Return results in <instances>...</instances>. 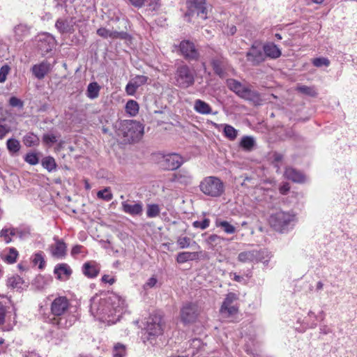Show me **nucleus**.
<instances>
[{"instance_id": "obj_47", "label": "nucleus", "mask_w": 357, "mask_h": 357, "mask_svg": "<svg viewBox=\"0 0 357 357\" xmlns=\"http://www.w3.org/2000/svg\"><path fill=\"white\" fill-rule=\"evenodd\" d=\"M24 160L31 165H35L38 163L39 158L36 153H28L24 157Z\"/></svg>"}, {"instance_id": "obj_18", "label": "nucleus", "mask_w": 357, "mask_h": 357, "mask_svg": "<svg viewBox=\"0 0 357 357\" xmlns=\"http://www.w3.org/2000/svg\"><path fill=\"white\" fill-rule=\"evenodd\" d=\"M75 21L73 17L59 18L55 26L61 33H71L75 31Z\"/></svg>"}, {"instance_id": "obj_13", "label": "nucleus", "mask_w": 357, "mask_h": 357, "mask_svg": "<svg viewBox=\"0 0 357 357\" xmlns=\"http://www.w3.org/2000/svg\"><path fill=\"white\" fill-rule=\"evenodd\" d=\"M121 210L132 216H140L143 213V204L141 201H123L121 202Z\"/></svg>"}, {"instance_id": "obj_48", "label": "nucleus", "mask_w": 357, "mask_h": 357, "mask_svg": "<svg viewBox=\"0 0 357 357\" xmlns=\"http://www.w3.org/2000/svg\"><path fill=\"white\" fill-rule=\"evenodd\" d=\"M312 64L316 67H321L323 66H328L330 61L324 57H319L312 60Z\"/></svg>"}, {"instance_id": "obj_21", "label": "nucleus", "mask_w": 357, "mask_h": 357, "mask_svg": "<svg viewBox=\"0 0 357 357\" xmlns=\"http://www.w3.org/2000/svg\"><path fill=\"white\" fill-rule=\"evenodd\" d=\"M203 255V252H181L176 256V262L178 264H184L188 261L199 259Z\"/></svg>"}, {"instance_id": "obj_10", "label": "nucleus", "mask_w": 357, "mask_h": 357, "mask_svg": "<svg viewBox=\"0 0 357 357\" xmlns=\"http://www.w3.org/2000/svg\"><path fill=\"white\" fill-rule=\"evenodd\" d=\"M183 163V158L177 153H169L163 155L159 162L162 169L171 171L177 169Z\"/></svg>"}, {"instance_id": "obj_39", "label": "nucleus", "mask_w": 357, "mask_h": 357, "mask_svg": "<svg viewBox=\"0 0 357 357\" xmlns=\"http://www.w3.org/2000/svg\"><path fill=\"white\" fill-rule=\"evenodd\" d=\"M6 146L8 151L11 153H16L20 149V142L14 138L8 139L6 142Z\"/></svg>"}, {"instance_id": "obj_2", "label": "nucleus", "mask_w": 357, "mask_h": 357, "mask_svg": "<svg viewBox=\"0 0 357 357\" xmlns=\"http://www.w3.org/2000/svg\"><path fill=\"white\" fill-rule=\"evenodd\" d=\"M144 134V126L134 120L123 121L119 129V135L122 136L126 143L138 142Z\"/></svg>"}, {"instance_id": "obj_17", "label": "nucleus", "mask_w": 357, "mask_h": 357, "mask_svg": "<svg viewBox=\"0 0 357 357\" xmlns=\"http://www.w3.org/2000/svg\"><path fill=\"white\" fill-rule=\"evenodd\" d=\"M211 65L213 68L214 73L223 78L225 76V69L227 66V61L222 55H217L211 60Z\"/></svg>"}, {"instance_id": "obj_3", "label": "nucleus", "mask_w": 357, "mask_h": 357, "mask_svg": "<svg viewBox=\"0 0 357 357\" xmlns=\"http://www.w3.org/2000/svg\"><path fill=\"white\" fill-rule=\"evenodd\" d=\"M199 190L206 196L219 197L225 192V184L218 177L209 176L204 178L199 183Z\"/></svg>"}, {"instance_id": "obj_59", "label": "nucleus", "mask_w": 357, "mask_h": 357, "mask_svg": "<svg viewBox=\"0 0 357 357\" xmlns=\"http://www.w3.org/2000/svg\"><path fill=\"white\" fill-rule=\"evenodd\" d=\"M10 131V126L0 124V139H3Z\"/></svg>"}, {"instance_id": "obj_64", "label": "nucleus", "mask_w": 357, "mask_h": 357, "mask_svg": "<svg viewBox=\"0 0 357 357\" xmlns=\"http://www.w3.org/2000/svg\"><path fill=\"white\" fill-rule=\"evenodd\" d=\"M130 3L137 8H141L146 0H129Z\"/></svg>"}, {"instance_id": "obj_42", "label": "nucleus", "mask_w": 357, "mask_h": 357, "mask_svg": "<svg viewBox=\"0 0 357 357\" xmlns=\"http://www.w3.org/2000/svg\"><path fill=\"white\" fill-rule=\"evenodd\" d=\"M109 38L112 39L126 40L130 38V35L126 31H118L116 30H110Z\"/></svg>"}, {"instance_id": "obj_60", "label": "nucleus", "mask_w": 357, "mask_h": 357, "mask_svg": "<svg viewBox=\"0 0 357 357\" xmlns=\"http://www.w3.org/2000/svg\"><path fill=\"white\" fill-rule=\"evenodd\" d=\"M157 282H158V280H157L156 278H155L153 276L150 278L148 280V281L144 284V289H146L148 288H152V287H155Z\"/></svg>"}, {"instance_id": "obj_44", "label": "nucleus", "mask_w": 357, "mask_h": 357, "mask_svg": "<svg viewBox=\"0 0 357 357\" xmlns=\"http://www.w3.org/2000/svg\"><path fill=\"white\" fill-rule=\"evenodd\" d=\"M97 197L105 201H110L113 198V195L111 193L109 188H105L102 190H99L97 193Z\"/></svg>"}, {"instance_id": "obj_43", "label": "nucleus", "mask_w": 357, "mask_h": 357, "mask_svg": "<svg viewBox=\"0 0 357 357\" xmlns=\"http://www.w3.org/2000/svg\"><path fill=\"white\" fill-rule=\"evenodd\" d=\"M126 346L121 344L117 343L114 345L113 349V356L114 357H123L126 355Z\"/></svg>"}, {"instance_id": "obj_30", "label": "nucleus", "mask_w": 357, "mask_h": 357, "mask_svg": "<svg viewBox=\"0 0 357 357\" xmlns=\"http://www.w3.org/2000/svg\"><path fill=\"white\" fill-rule=\"evenodd\" d=\"M54 273L58 279L63 280L62 275L66 276V279H68L71 275L72 271L66 264H61L54 268Z\"/></svg>"}, {"instance_id": "obj_5", "label": "nucleus", "mask_w": 357, "mask_h": 357, "mask_svg": "<svg viewBox=\"0 0 357 357\" xmlns=\"http://www.w3.org/2000/svg\"><path fill=\"white\" fill-rule=\"evenodd\" d=\"M294 218V216L289 213L278 211L270 216L269 223L275 231L284 233L289 229Z\"/></svg>"}, {"instance_id": "obj_16", "label": "nucleus", "mask_w": 357, "mask_h": 357, "mask_svg": "<svg viewBox=\"0 0 357 357\" xmlns=\"http://www.w3.org/2000/svg\"><path fill=\"white\" fill-rule=\"evenodd\" d=\"M247 60L253 66H257L265 61V55L264 50L259 47L252 45L246 53Z\"/></svg>"}, {"instance_id": "obj_34", "label": "nucleus", "mask_w": 357, "mask_h": 357, "mask_svg": "<svg viewBox=\"0 0 357 357\" xmlns=\"http://www.w3.org/2000/svg\"><path fill=\"white\" fill-rule=\"evenodd\" d=\"M23 142L28 147L37 146L40 144V139L36 135L29 132L23 137Z\"/></svg>"}, {"instance_id": "obj_28", "label": "nucleus", "mask_w": 357, "mask_h": 357, "mask_svg": "<svg viewBox=\"0 0 357 357\" xmlns=\"http://www.w3.org/2000/svg\"><path fill=\"white\" fill-rule=\"evenodd\" d=\"M192 176L188 170L181 169L174 175V181L183 184H188L191 182Z\"/></svg>"}, {"instance_id": "obj_20", "label": "nucleus", "mask_w": 357, "mask_h": 357, "mask_svg": "<svg viewBox=\"0 0 357 357\" xmlns=\"http://www.w3.org/2000/svg\"><path fill=\"white\" fill-rule=\"evenodd\" d=\"M51 70V64L47 61H43L38 64H35L31 68L32 74L38 79H43Z\"/></svg>"}, {"instance_id": "obj_33", "label": "nucleus", "mask_w": 357, "mask_h": 357, "mask_svg": "<svg viewBox=\"0 0 357 357\" xmlns=\"http://www.w3.org/2000/svg\"><path fill=\"white\" fill-rule=\"evenodd\" d=\"M100 89V86L97 82H93L90 83L87 86V97L89 98L90 99H95L98 98L99 96Z\"/></svg>"}, {"instance_id": "obj_14", "label": "nucleus", "mask_w": 357, "mask_h": 357, "mask_svg": "<svg viewBox=\"0 0 357 357\" xmlns=\"http://www.w3.org/2000/svg\"><path fill=\"white\" fill-rule=\"evenodd\" d=\"M69 306V301L66 296H59L51 304V313L54 316L64 315L68 311Z\"/></svg>"}, {"instance_id": "obj_41", "label": "nucleus", "mask_w": 357, "mask_h": 357, "mask_svg": "<svg viewBox=\"0 0 357 357\" xmlns=\"http://www.w3.org/2000/svg\"><path fill=\"white\" fill-rule=\"evenodd\" d=\"M23 283L22 279L19 275H15L8 279L7 284L12 288H21Z\"/></svg>"}, {"instance_id": "obj_12", "label": "nucleus", "mask_w": 357, "mask_h": 357, "mask_svg": "<svg viewBox=\"0 0 357 357\" xmlns=\"http://www.w3.org/2000/svg\"><path fill=\"white\" fill-rule=\"evenodd\" d=\"M179 48L182 55L185 59L198 60L199 53L192 42L190 40H183L180 43Z\"/></svg>"}, {"instance_id": "obj_63", "label": "nucleus", "mask_w": 357, "mask_h": 357, "mask_svg": "<svg viewBox=\"0 0 357 357\" xmlns=\"http://www.w3.org/2000/svg\"><path fill=\"white\" fill-rule=\"evenodd\" d=\"M149 7L151 10H157L160 7V0H154L153 2H150Z\"/></svg>"}, {"instance_id": "obj_4", "label": "nucleus", "mask_w": 357, "mask_h": 357, "mask_svg": "<svg viewBox=\"0 0 357 357\" xmlns=\"http://www.w3.org/2000/svg\"><path fill=\"white\" fill-rule=\"evenodd\" d=\"M174 84L181 89H187L195 84V70L186 64L176 68L174 75Z\"/></svg>"}, {"instance_id": "obj_27", "label": "nucleus", "mask_w": 357, "mask_h": 357, "mask_svg": "<svg viewBox=\"0 0 357 357\" xmlns=\"http://www.w3.org/2000/svg\"><path fill=\"white\" fill-rule=\"evenodd\" d=\"M50 250L54 257L61 258L66 255V245L63 241L57 239L56 243L51 246Z\"/></svg>"}, {"instance_id": "obj_49", "label": "nucleus", "mask_w": 357, "mask_h": 357, "mask_svg": "<svg viewBox=\"0 0 357 357\" xmlns=\"http://www.w3.org/2000/svg\"><path fill=\"white\" fill-rule=\"evenodd\" d=\"M9 105L13 107H17L19 109H22L24 107V102L15 96L10 98Z\"/></svg>"}, {"instance_id": "obj_22", "label": "nucleus", "mask_w": 357, "mask_h": 357, "mask_svg": "<svg viewBox=\"0 0 357 357\" xmlns=\"http://www.w3.org/2000/svg\"><path fill=\"white\" fill-rule=\"evenodd\" d=\"M284 176L294 183H304L305 181V175L300 171L292 167H287L284 172Z\"/></svg>"}, {"instance_id": "obj_23", "label": "nucleus", "mask_w": 357, "mask_h": 357, "mask_svg": "<svg viewBox=\"0 0 357 357\" xmlns=\"http://www.w3.org/2000/svg\"><path fill=\"white\" fill-rule=\"evenodd\" d=\"M52 325L58 326L59 328H68L73 326L74 324V319L73 317L68 318L66 316H54L50 319Z\"/></svg>"}, {"instance_id": "obj_54", "label": "nucleus", "mask_w": 357, "mask_h": 357, "mask_svg": "<svg viewBox=\"0 0 357 357\" xmlns=\"http://www.w3.org/2000/svg\"><path fill=\"white\" fill-rule=\"evenodd\" d=\"M33 263L35 264H39L38 268L40 269L43 268L45 262L44 258H43V257L41 253H36L35 255L34 259H33Z\"/></svg>"}, {"instance_id": "obj_57", "label": "nucleus", "mask_w": 357, "mask_h": 357, "mask_svg": "<svg viewBox=\"0 0 357 357\" xmlns=\"http://www.w3.org/2000/svg\"><path fill=\"white\" fill-rule=\"evenodd\" d=\"M96 33L99 36L103 38H109L110 30L105 27H100L97 30Z\"/></svg>"}, {"instance_id": "obj_56", "label": "nucleus", "mask_w": 357, "mask_h": 357, "mask_svg": "<svg viewBox=\"0 0 357 357\" xmlns=\"http://www.w3.org/2000/svg\"><path fill=\"white\" fill-rule=\"evenodd\" d=\"M137 89H138V87L137 86H135L131 80L126 85V91L128 95L132 96L135 93Z\"/></svg>"}, {"instance_id": "obj_40", "label": "nucleus", "mask_w": 357, "mask_h": 357, "mask_svg": "<svg viewBox=\"0 0 357 357\" xmlns=\"http://www.w3.org/2000/svg\"><path fill=\"white\" fill-rule=\"evenodd\" d=\"M224 134L229 139L234 140L237 137L238 131L233 126L225 124L224 126Z\"/></svg>"}, {"instance_id": "obj_8", "label": "nucleus", "mask_w": 357, "mask_h": 357, "mask_svg": "<svg viewBox=\"0 0 357 357\" xmlns=\"http://www.w3.org/2000/svg\"><path fill=\"white\" fill-rule=\"evenodd\" d=\"M144 329L149 335V338L162 335L163 332L162 317L156 314H151L146 321V326Z\"/></svg>"}, {"instance_id": "obj_25", "label": "nucleus", "mask_w": 357, "mask_h": 357, "mask_svg": "<svg viewBox=\"0 0 357 357\" xmlns=\"http://www.w3.org/2000/svg\"><path fill=\"white\" fill-rule=\"evenodd\" d=\"M15 40L21 42L30 33V27L25 24H20L14 27Z\"/></svg>"}, {"instance_id": "obj_51", "label": "nucleus", "mask_w": 357, "mask_h": 357, "mask_svg": "<svg viewBox=\"0 0 357 357\" xmlns=\"http://www.w3.org/2000/svg\"><path fill=\"white\" fill-rule=\"evenodd\" d=\"M210 220L208 218H204L202 221H195L192 225L195 228H199L201 229H205L209 227Z\"/></svg>"}, {"instance_id": "obj_9", "label": "nucleus", "mask_w": 357, "mask_h": 357, "mask_svg": "<svg viewBox=\"0 0 357 357\" xmlns=\"http://www.w3.org/2000/svg\"><path fill=\"white\" fill-rule=\"evenodd\" d=\"M198 315V306L193 303H185L180 310L181 319L185 324L194 323Z\"/></svg>"}, {"instance_id": "obj_62", "label": "nucleus", "mask_w": 357, "mask_h": 357, "mask_svg": "<svg viewBox=\"0 0 357 357\" xmlns=\"http://www.w3.org/2000/svg\"><path fill=\"white\" fill-rule=\"evenodd\" d=\"M290 190V186L288 183H284L280 188H279V191L282 195H287L288 192Z\"/></svg>"}, {"instance_id": "obj_29", "label": "nucleus", "mask_w": 357, "mask_h": 357, "mask_svg": "<svg viewBox=\"0 0 357 357\" xmlns=\"http://www.w3.org/2000/svg\"><path fill=\"white\" fill-rule=\"evenodd\" d=\"M194 109L201 114H209L212 112L211 106L204 100L197 99L195 101Z\"/></svg>"}, {"instance_id": "obj_19", "label": "nucleus", "mask_w": 357, "mask_h": 357, "mask_svg": "<svg viewBox=\"0 0 357 357\" xmlns=\"http://www.w3.org/2000/svg\"><path fill=\"white\" fill-rule=\"evenodd\" d=\"M262 259L260 251L256 250L241 252L238 255V260L241 263L258 262Z\"/></svg>"}, {"instance_id": "obj_53", "label": "nucleus", "mask_w": 357, "mask_h": 357, "mask_svg": "<svg viewBox=\"0 0 357 357\" xmlns=\"http://www.w3.org/2000/svg\"><path fill=\"white\" fill-rule=\"evenodd\" d=\"M10 67L8 65H3L0 68V83L4 82L6 79L7 75L10 71Z\"/></svg>"}, {"instance_id": "obj_38", "label": "nucleus", "mask_w": 357, "mask_h": 357, "mask_svg": "<svg viewBox=\"0 0 357 357\" xmlns=\"http://www.w3.org/2000/svg\"><path fill=\"white\" fill-rule=\"evenodd\" d=\"M160 208L158 204H151L146 206V216L149 218H153L159 215Z\"/></svg>"}, {"instance_id": "obj_26", "label": "nucleus", "mask_w": 357, "mask_h": 357, "mask_svg": "<svg viewBox=\"0 0 357 357\" xmlns=\"http://www.w3.org/2000/svg\"><path fill=\"white\" fill-rule=\"evenodd\" d=\"M82 271L84 275L93 278L98 275L100 268L95 261H88L84 264Z\"/></svg>"}, {"instance_id": "obj_46", "label": "nucleus", "mask_w": 357, "mask_h": 357, "mask_svg": "<svg viewBox=\"0 0 357 357\" xmlns=\"http://www.w3.org/2000/svg\"><path fill=\"white\" fill-rule=\"evenodd\" d=\"M17 256V250L14 248H10L9 249V254L6 257L5 260L8 264H13L16 261Z\"/></svg>"}, {"instance_id": "obj_31", "label": "nucleus", "mask_w": 357, "mask_h": 357, "mask_svg": "<svg viewBox=\"0 0 357 357\" xmlns=\"http://www.w3.org/2000/svg\"><path fill=\"white\" fill-rule=\"evenodd\" d=\"M223 240V238L217 234H211L205 241L210 249L215 250L218 249V247H220L221 242Z\"/></svg>"}, {"instance_id": "obj_37", "label": "nucleus", "mask_w": 357, "mask_h": 357, "mask_svg": "<svg viewBox=\"0 0 357 357\" xmlns=\"http://www.w3.org/2000/svg\"><path fill=\"white\" fill-rule=\"evenodd\" d=\"M126 111L131 116H135L139 112V105L135 100H130L126 105Z\"/></svg>"}, {"instance_id": "obj_1", "label": "nucleus", "mask_w": 357, "mask_h": 357, "mask_svg": "<svg viewBox=\"0 0 357 357\" xmlns=\"http://www.w3.org/2000/svg\"><path fill=\"white\" fill-rule=\"evenodd\" d=\"M122 301L117 296H110L105 298H100L98 301L96 298L91 300L90 312L96 317L99 319L105 318V317H112L116 312H120L123 308L120 305Z\"/></svg>"}, {"instance_id": "obj_24", "label": "nucleus", "mask_w": 357, "mask_h": 357, "mask_svg": "<svg viewBox=\"0 0 357 357\" xmlns=\"http://www.w3.org/2000/svg\"><path fill=\"white\" fill-rule=\"evenodd\" d=\"M263 50L265 57L273 59L279 58L282 54L280 49L273 43H266L263 47Z\"/></svg>"}, {"instance_id": "obj_11", "label": "nucleus", "mask_w": 357, "mask_h": 357, "mask_svg": "<svg viewBox=\"0 0 357 357\" xmlns=\"http://www.w3.org/2000/svg\"><path fill=\"white\" fill-rule=\"evenodd\" d=\"M188 13L186 15H194L205 20L207 18L206 0H187Z\"/></svg>"}, {"instance_id": "obj_15", "label": "nucleus", "mask_w": 357, "mask_h": 357, "mask_svg": "<svg viewBox=\"0 0 357 357\" xmlns=\"http://www.w3.org/2000/svg\"><path fill=\"white\" fill-rule=\"evenodd\" d=\"M55 45L54 37L49 33H43L39 36L38 47L43 54H47L52 51Z\"/></svg>"}, {"instance_id": "obj_35", "label": "nucleus", "mask_w": 357, "mask_h": 357, "mask_svg": "<svg viewBox=\"0 0 357 357\" xmlns=\"http://www.w3.org/2000/svg\"><path fill=\"white\" fill-rule=\"evenodd\" d=\"M215 225L218 227L222 228L225 233L229 234H234L236 231V227L234 225L225 220H217Z\"/></svg>"}, {"instance_id": "obj_61", "label": "nucleus", "mask_w": 357, "mask_h": 357, "mask_svg": "<svg viewBox=\"0 0 357 357\" xmlns=\"http://www.w3.org/2000/svg\"><path fill=\"white\" fill-rule=\"evenodd\" d=\"M6 309L3 305H0V326L5 323Z\"/></svg>"}, {"instance_id": "obj_32", "label": "nucleus", "mask_w": 357, "mask_h": 357, "mask_svg": "<svg viewBox=\"0 0 357 357\" xmlns=\"http://www.w3.org/2000/svg\"><path fill=\"white\" fill-rule=\"evenodd\" d=\"M240 146L246 151H251L255 146V141L251 136H243L239 144Z\"/></svg>"}, {"instance_id": "obj_52", "label": "nucleus", "mask_w": 357, "mask_h": 357, "mask_svg": "<svg viewBox=\"0 0 357 357\" xmlns=\"http://www.w3.org/2000/svg\"><path fill=\"white\" fill-rule=\"evenodd\" d=\"M147 79L148 77L146 76L137 75L132 79V82L139 88L140 86L144 84L147 82Z\"/></svg>"}, {"instance_id": "obj_36", "label": "nucleus", "mask_w": 357, "mask_h": 357, "mask_svg": "<svg viewBox=\"0 0 357 357\" xmlns=\"http://www.w3.org/2000/svg\"><path fill=\"white\" fill-rule=\"evenodd\" d=\"M41 164L49 172L56 170L57 166L54 158L51 156H47L43 158Z\"/></svg>"}, {"instance_id": "obj_55", "label": "nucleus", "mask_w": 357, "mask_h": 357, "mask_svg": "<svg viewBox=\"0 0 357 357\" xmlns=\"http://www.w3.org/2000/svg\"><path fill=\"white\" fill-rule=\"evenodd\" d=\"M43 141L46 144H53L57 142V139L56 136L52 134H45L43 136Z\"/></svg>"}, {"instance_id": "obj_50", "label": "nucleus", "mask_w": 357, "mask_h": 357, "mask_svg": "<svg viewBox=\"0 0 357 357\" xmlns=\"http://www.w3.org/2000/svg\"><path fill=\"white\" fill-rule=\"evenodd\" d=\"M297 90L303 94L310 96H315L317 94L313 88L307 86H300L297 88Z\"/></svg>"}, {"instance_id": "obj_45", "label": "nucleus", "mask_w": 357, "mask_h": 357, "mask_svg": "<svg viewBox=\"0 0 357 357\" xmlns=\"http://www.w3.org/2000/svg\"><path fill=\"white\" fill-rule=\"evenodd\" d=\"M176 243L181 249H185L190 247L191 238L188 236H179L176 240Z\"/></svg>"}, {"instance_id": "obj_7", "label": "nucleus", "mask_w": 357, "mask_h": 357, "mask_svg": "<svg viewBox=\"0 0 357 357\" xmlns=\"http://www.w3.org/2000/svg\"><path fill=\"white\" fill-rule=\"evenodd\" d=\"M227 86L230 90L236 93L238 96L245 100H252L258 98L257 92L244 86L242 84L234 79H229L227 81Z\"/></svg>"}, {"instance_id": "obj_58", "label": "nucleus", "mask_w": 357, "mask_h": 357, "mask_svg": "<svg viewBox=\"0 0 357 357\" xmlns=\"http://www.w3.org/2000/svg\"><path fill=\"white\" fill-rule=\"evenodd\" d=\"M9 230L8 229H2L0 232V236L3 238L6 243H9L12 241L10 236L8 233Z\"/></svg>"}, {"instance_id": "obj_6", "label": "nucleus", "mask_w": 357, "mask_h": 357, "mask_svg": "<svg viewBox=\"0 0 357 357\" xmlns=\"http://www.w3.org/2000/svg\"><path fill=\"white\" fill-rule=\"evenodd\" d=\"M238 299V296L235 293L229 292L226 295L220 309V313L223 318H230L238 313V307L234 304Z\"/></svg>"}]
</instances>
